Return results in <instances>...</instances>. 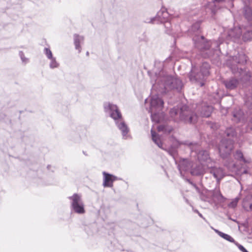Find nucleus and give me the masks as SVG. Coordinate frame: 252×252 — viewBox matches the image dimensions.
<instances>
[{
  "label": "nucleus",
  "instance_id": "a211bd4d",
  "mask_svg": "<svg viewBox=\"0 0 252 252\" xmlns=\"http://www.w3.org/2000/svg\"><path fill=\"white\" fill-rule=\"evenodd\" d=\"M209 194L211 195L213 199L214 203L216 204L219 203L224 202L225 198L220 193L219 188H216L214 190H209Z\"/></svg>",
  "mask_w": 252,
  "mask_h": 252
},
{
  "label": "nucleus",
  "instance_id": "37998d69",
  "mask_svg": "<svg viewBox=\"0 0 252 252\" xmlns=\"http://www.w3.org/2000/svg\"><path fill=\"white\" fill-rule=\"evenodd\" d=\"M214 231L220 236V233H222V232H221L219 231V230L214 229Z\"/></svg>",
  "mask_w": 252,
  "mask_h": 252
},
{
  "label": "nucleus",
  "instance_id": "20e7f679",
  "mask_svg": "<svg viewBox=\"0 0 252 252\" xmlns=\"http://www.w3.org/2000/svg\"><path fill=\"white\" fill-rule=\"evenodd\" d=\"M104 109L105 112L108 113L115 121L117 126L122 132L123 138L126 139L129 128L124 121L118 106L109 102H105L104 103Z\"/></svg>",
  "mask_w": 252,
  "mask_h": 252
},
{
  "label": "nucleus",
  "instance_id": "a878e982",
  "mask_svg": "<svg viewBox=\"0 0 252 252\" xmlns=\"http://www.w3.org/2000/svg\"><path fill=\"white\" fill-rule=\"evenodd\" d=\"M74 44L75 49L78 50L79 52H81V47L80 43L84 41V38L83 36H80L77 34H74L73 35Z\"/></svg>",
  "mask_w": 252,
  "mask_h": 252
},
{
  "label": "nucleus",
  "instance_id": "c85d7f7f",
  "mask_svg": "<svg viewBox=\"0 0 252 252\" xmlns=\"http://www.w3.org/2000/svg\"><path fill=\"white\" fill-rule=\"evenodd\" d=\"M200 24L199 22H196L193 24L189 29V32L192 34V37L195 35H199Z\"/></svg>",
  "mask_w": 252,
  "mask_h": 252
},
{
  "label": "nucleus",
  "instance_id": "393cba45",
  "mask_svg": "<svg viewBox=\"0 0 252 252\" xmlns=\"http://www.w3.org/2000/svg\"><path fill=\"white\" fill-rule=\"evenodd\" d=\"M224 166L226 167L230 172L238 174L237 167L233 160L231 159H226L224 162Z\"/></svg>",
  "mask_w": 252,
  "mask_h": 252
},
{
  "label": "nucleus",
  "instance_id": "423d86ee",
  "mask_svg": "<svg viewBox=\"0 0 252 252\" xmlns=\"http://www.w3.org/2000/svg\"><path fill=\"white\" fill-rule=\"evenodd\" d=\"M210 65L207 62L202 63L199 67L192 66L189 77L190 82L198 84L201 87L204 85L205 81L209 74Z\"/></svg>",
  "mask_w": 252,
  "mask_h": 252
},
{
  "label": "nucleus",
  "instance_id": "a19ab883",
  "mask_svg": "<svg viewBox=\"0 0 252 252\" xmlns=\"http://www.w3.org/2000/svg\"><path fill=\"white\" fill-rule=\"evenodd\" d=\"M194 212L197 213L200 217L203 218V219H205L203 217L201 213H200L197 210H194Z\"/></svg>",
  "mask_w": 252,
  "mask_h": 252
},
{
  "label": "nucleus",
  "instance_id": "c9c22d12",
  "mask_svg": "<svg viewBox=\"0 0 252 252\" xmlns=\"http://www.w3.org/2000/svg\"><path fill=\"white\" fill-rule=\"evenodd\" d=\"M44 53L46 56L47 58L49 59L53 57L52 53L51 50L48 48H45L44 49Z\"/></svg>",
  "mask_w": 252,
  "mask_h": 252
},
{
  "label": "nucleus",
  "instance_id": "8fccbe9b",
  "mask_svg": "<svg viewBox=\"0 0 252 252\" xmlns=\"http://www.w3.org/2000/svg\"><path fill=\"white\" fill-rule=\"evenodd\" d=\"M232 220L233 221H235V222H237L236 220H234V219H232Z\"/></svg>",
  "mask_w": 252,
  "mask_h": 252
},
{
  "label": "nucleus",
  "instance_id": "de8ad7c7",
  "mask_svg": "<svg viewBox=\"0 0 252 252\" xmlns=\"http://www.w3.org/2000/svg\"><path fill=\"white\" fill-rule=\"evenodd\" d=\"M170 60V58H167V59L165 60V61H164V62H168V61L169 60Z\"/></svg>",
  "mask_w": 252,
  "mask_h": 252
},
{
  "label": "nucleus",
  "instance_id": "79ce46f5",
  "mask_svg": "<svg viewBox=\"0 0 252 252\" xmlns=\"http://www.w3.org/2000/svg\"><path fill=\"white\" fill-rule=\"evenodd\" d=\"M244 138H245V139H244V140L243 141H248L249 142V143H250V144L252 143V141H250L249 139H248V135H245V137H244Z\"/></svg>",
  "mask_w": 252,
  "mask_h": 252
},
{
  "label": "nucleus",
  "instance_id": "f8f14e48",
  "mask_svg": "<svg viewBox=\"0 0 252 252\" xmlns=\"http://www.w3.org/2000/svg\"><path fill=\"white\" fill-rule=\"evenodd\" d=\"M196 112L202 117H209L212 112L213 107L207 102H202L196 105Z\"/></svg>",
  "mask_w": 252,
  "mask_h": 252
},
{
  "label": "nucleus",
  "instance_id": "aec40b11",
  "mask_svg": "<svg viewBox=\"0 0 252 252\" xmlns=\"http://www.w3.org/2000/svg\"><path fill=\"white\" fill-rule=\"evenodd\" d=\"M192 167V162L187 159L183 158L180 160L178 164V169L182 175L183 171H187L191 169Z\"/></svg>",
  "mask_w": 252,
  "mask_h": 252
},
{
  "label": "nucleus",
  "instance_id": "bb28decb",
  "mask_svg": "<svg viewBox=\"0 0 252 252\" xmlns=\"http://www.w3.org/2000/svg\"><path fill=\"white\" fill-rule=\"evenodd\" d=\"M236 134V132L233 127H228L224 133L223 138H225L226 139H231V138H233Z\"/></svg>",
  "mask_w": 252,
  "mask_h": 252
},
{
  "label": "nucleus",
  "instance_id": "39448f33",
  "mask_svg": "<svg viewBox=\"0 0 252 252\" xmlns=\"http://www.w3.org/2000/svg\"><path fill=\"white\" fill-rule=\"evenodd\" d=\"M169 114L175 121L180 120L186 123L192 124L197 119L196 114L192 112L186 105L173 107L170 110Z\"/></svg>",
  "mask_w": 252,
  "mask_h": 252
},
{
  "label": "nucleus",
  "instance_id": "b1692460",
  "mask_svg": "<svg viewBox=\"0 0 252 252\" xmlns=\"http://www.w3.org/2000/svg\"><path fill=\"white\" fill-rule=\"evenodd\" d=\"M234 157L236 160L244 163L248 164L251 163L252 161L251 158L244 157L241 150H237L234 154Z\"/></svg>",
  "mask_w": 252,
  "mask_h": 252
},
{
  "label": "nucleus",
  "instance_id": "2eb2a0df",
  "mask_svg": "<svg viewBox=\"0 0 252 252\" xmlns=\"http://www.w3.org/2000/svg\"><path fill=\"white\" fill-rule=\"evenodd\" d=\"M232 120L236 123L244 124L246 121L247 115L240 108H235L232 113Z\"/></svg>",
  "mask_w": 252,
  "mask_h": 252
},
{
  "label": "nucleus",
  "instance_id": "412c9836",
  "mask_svg": "<svg viewBox=\"0 0 252 252\" xmlns=\"http://www.w3.org/2000/svg\"><path fill=\"white\" fill-rule=\"evenodd\" d=\"M242 33V30L240 28H234L228 31L227 38L235 41L241 36Z\"/></svg>",
  "mask_w": 252,
  "mask_h": 252
},
{
  "label": "nucleus",
  "instance_id": "f3484780",
  "mask_svg": "<svg viewBox=\"0 0 252 252\" xmlns=\"http://www.w3.org/2000/svg\"><path fill=\"white\" fill-rule=\"evenodd\" d=\"M214 161L212 167L207 168L210 169V173L213 175L214 178L216 179L217 183L219 184L220 180L224 177L225 173L222 168L214 166Z\"/></svg>",
  "mask_w": 252,
  "mask_h": 252
},
{
  "label": "nucleus",
  "instance_id": "a18cd8bd",
  "mask_svg": "<svg viewBox=\"0 0 252 252\" xmlns=\"http://www.w3.org/2000/svg\"><path fill=\"white\" fill-rule=\"evenodd\" d=\"M242 174H247L248 173V171L247 170L245 169L242 173Z\"/></svg>",
  "mask_w": 252,
  "mask_h": 252
},
{
  "label": "nucleus",
  "instance_id": "5701e85b",
  "mask_svg": "<svg viewBox=\"0 0 252 252\" xmlns=\"http://www.w3.org/2000/svg\"><path fill=\"white\" fill-rule=\"evenodd\" d=\"M204 165L199 164L196 165L194 167H191L190 173L193 176H200L205 173V169Z\"/></svg>",
  "mask_w": 252,
  "mask_h": 252
},
{
  "label": "nucleus",
  "instance_id": "603ef678",
  "mask_svg": "<svg viewBox=\"0 0 252 252\" xmlns=\"http://www.w3.org/2000/svg\"><path fill=\"white\" fill-rule=\"evenodd\" d=\"M147 99H146L145 100V103H147Z\"/></svg>",
  "mask_w": 252,
  "mask_h": 252
},
{
  "label": "nucleus",
  "instance_id": "f03ea898",
  "mask_svg": "<svg viewBox=\"0 0 252 252\" xmlns=\"http://www.w3.org/2000/svg\"><path fill=\"white\" fill-rule=\"evenodd\" d=\"M153 84L152 89L160 94L166 93L171 90L180 92L183 87L182 81L178 78L174 77L161 69L158 71L155 70L154 73L148 71Z\"/></svg>",
  "mask_w": 252,
  "mask_h": 252
},
{
  "label": "nucleus",
  "instance_id": "4c0bfd02",
  "mask_svg": "<svg viewBox=\"0 0 252 252\" xmlns=\"http://www.w3.org/2000/svg\"><path fill=\"white\" fill-rule=\"evenodd\" d=\"M19 56L22 60V62L25 64L29 62V59L25 57L23 52L20 51L19 53Z\"/></svg>",
  "mask_w": 252,
  "mask_h": 252
},
{
  "label": "nucleus",
  "instance_id": "cd10ccee",
  "mask_svg": "<svg viewBox=\"0 0 252 252\" xmlns=\"http://www.w3.org/2000/svg\"><path fill=\"white\" fill-rule=\"evenodd\" d=\"M200 198L201 200L208 202L210 204H214L213 199L212 198L211 195L209 194V191L205 192H201L200 193Z\"/></svg>",
  "mask_w": 252,
  "mask_h": 252
},
{
  "label": "nucleus",
  "instance_id": "f257e3e1",
  "mask_svg": "<svg viewBox=\"0 0 252 252\" xmlns=\"http://www.w3.org/2000/svg\"><path fill=\"white\" fill-rule=\"evenodd\" d=\"M152 140L154 143L160 148L165 150L174 159L176 164H177L176 158L178 156V148L181 145L188 146L191 153H195V157L198 162L202 165L206 166V167H212L213 160L211 158L209 152L208 150L201 149L200 146L197 143L190 142L188 141L183 142L174 139L172 144L168 148L163 147L162 143L158 135L153 129H151Z\"/></svg>",
  "mask_w": 252,
  "mask_h": 252
},
{
  "label": "nucleus",
  "instance_id": "c03bdc74",
  "mask_svg": "<svg viewBox=\"0 0 252 252\" xmlns=\"http://www.w3.org/2000/svg\"><path fill=\"white\" fill-rule=\"evenodd\" d=\"M190 183V184H191L194 188H195V189H197V190H198V188L196 186L195 184H193V183L192 182H189Z\"/></svg>",
  "mask_w": 252,
  "mask_h": 252
},
{
  "label": "nucleus",
  "instance_id": "0eeeda50",
  "mask_svg": "<svg viewBox=\"0 0 252 252\" xmlns=\"http://www.w3.org/2000/svg\"><path fill=\"white\" fill-rule=\"evenodd\" d=\"M164 102L158 95H153L150 99V106L149 112L151 113L152 120L158 123L161 121L164 117L162 112Z\"/></svg>",
  "mask_w": 252,
  "mask_h": 252
},
{
  "label": "nucleus",
  "instance_id": "7c9ffc66",
  "mask_svg": "<svg viewBox=\"0 0 252 252\" xmlns=\"http://www.w3.org/2000/svg\"><path fill=\"white\" fill-rule=\"evenodd\" d=\"M243 38L245 41L252 40V30H246L243 33Z\"/></svg>",
  "mask_w": 252,
  "mask_h": 252
},
{
  "label": "nucleus",
  "instance_id": "4468645a",
  "mask_svg": "<svg viewBox=\"0 0 252 252\" xmlns=\"http://www.w3.org/2000/svg\"><path fill=\"white\" fill-rule=\"evenodd\" d=\"M233 0H212V1H210L207 3L206 7L210 10L212 15H215L218 10L220 9L221 7L220 4L223 2H230L231 5L232 6L233 5L232 1Z\"/></svg>",
  "mask_w": 252,
  "mask_h": 252
},
{
  "label": "nucleus",
  "instance_id": "6e6552de",
  "mask_svg": "<svg viewBox=\"0 0 252 252\" xmlns=\"http://www.w3.org/2000/svg\"><path fill=\"white\" fill-rule=\"evenodd\" d=\"M247 62V56L243 53H238L237 55L230 57L226 62V65L231 69L233 74L242 77L247 74L246 71L241 67Z\"/></svg>",
  "mask_w": 252,
  "mask_h": 252
},
{
  "label": "nucleus",
  "instance_id": "49530a36",
  "mask_svg": "<svg viewBox=\"0 0 252 252\" xmlns=\"http://www.w3.org/2000/svg\"><path fill=\"white\" fill-rule=\"evenodd\" d=\"M185 201H186V202H187V203H188V204H189V201L188 200V199H186H186H185Z\"/></svg>",
  "mask_w": 252,
  "mask_h": 252
},
{
  "label": "nucleus",
  "instance_id": "72a5a7b5",
  "mask_svg": "<svg viewBox=\"0 0 252 252\" xmlns=\"http://www.w3.org/2000/svg\"><path fill=\"white\" fill-rule=\"evenodd\" d=\"M245 132L246 133H252V118L250 120L246 126Z\"/></svg>",
  "mask_w": 252,
  "mask_h": 252
},
{
  "label": "nucleus",
  "instance_id": "473e14b6",
  "mask_svg": "<svg viewBox=\"0 0 252 252\" xmlns=\"http://www.w3.org/2000/svg\"><path fill=\"white\" fill-rule=\"evenodd\" d=\"M220 236L221 238H223L224 239L233 243L234 244L235 243L236 241L234 240V239L229 235H228L227 234L224 233L223 232L220 233Z\"/></svg>",
  "mask_w": 252,
  "mask_h": 252
},
{
  "label": "nucleus",
  "instance_id": "3c124183",
  "mask_svg": "<svg viewBox=\"0 0 252 252\" xmlns=\"http://www.w3.org/2000/svg\"><path fill=\"white\" fill-rule=\"evenodd\" d=\"M89 52H87V53H86L87 55H89Z\"/></svg>",
  "mask_w": 252,
  "mask_h": 252
},
{
  "label": "nucleus",
  "instance_id": "c756f323",
  "mask_svg": "<svg viewBox=\"0 0 252 252\" xmlns=\"http://www.w3.org/2000/svg\"><path fill=\"white\" fill-rule=\"evenodd\" d=\"M158 132H163L165 133H170L173 130V127L167 125H160L157 127Z\"/></svg>",
  "mask_w": 252,
  "mask_h": 252
},
{
  "label": "nucleus",
  "instance_id": "7ed1b4c3",
  "mask_svg": "<svg viewBox=\"0 0 252 252\" xmlns=\"http://www.w3.org/2000/svg\"><path fill=\"white\" fill-rule=\"evenodd\" d=\"M192 40L194 47L202 52V56L204 58L216 56L219 60L218 53L220 51L218 48L221 43L220 40L219 41L216 40L207 41L203 36L195 35L192 37Z\"/></svg>",
  "mask_w": 252,
  "mask_h": 252
},
{
  "label": "nucleus",
  "instance_id": "4be33fe9",
  "mask_svg": "<svg viewBox=\"0 0 252 252\" xmlns=\"http://www.w3.org/2000/svg\"><path fill=\"white\" fill-rule=\"evenodd\" d=\"M242 205L246 211H252V194L248 195L243 199Z\"/></svg>",
  "mask_w": 252,
  "mask_h": 252
},
{
  "label": "nucleus",
  "instance_id": "6ab92c4d",
  "mask_svg": "<svg viewBox=\"0 0 252 252\" xmlns=\"http://www.w3.org/2000/svg\"><path fill=\"white\" fill-rule=\"evenodd\" d=\"M239 80L232 77L223 81V84L227 90H233L236 89L239 85Z\"/></svg>",
  "mask_w": 252,
  "mask_h": 252
},
{
  "label": "nucleus",
  "instance_id": "9b49d317",
  "mask_svg": "<svg viewBox=\"0 0 252 252\" xmlns=\"http://www.w3.org/2000/svg\"><path fill=\"white\" fill-rule=\"evenodd\" d=\"M244 4L243 14L248 22V26L242 25V27L246 29L247 27L252 26V0H242Z\"/></svg>",
  "mask_w": 252,
  "mask_h": 252
},
{
  "label": "nucleus",
  "instance_id": "09e8293b",
  "mask_svg": "<svg viewBox=\"0 0 252 252\" xmlns=\"http://www.w3.org/2000/svg\"><path fill=\"white\" fill-rule=\"evenodd\" d=\"M228 219L229 220H232V218L229 216H228Z\"/></svg>",
  "mask_w": 252,
  "mask_h": 252
},
{
  "label": "nucleus",
  "instance_id": "1a4fd4ad",
  "mask_svg": "<svg viewBox=\"0 0 252 252\" xmlns=\"http://www.w3.org/2000/svg\"><path fill=\"white\" fill-rule=\"evenodd\" d=\"M68 198L70 201V209L73 212L78 214L85 213V205L80 194L74 193Z\"/></svg>",
  "mask_w": 252,
  "mask_h": 252
},
{
  "label": "nucleus",
  "instance_id": "58836bf2",
  "mask_svg": "<svg viewBox=\"0 0 252 252\" xmlns=\"http://www.w3.org/2000/svg\"><path fill=\"white\" fill-rule=\"evenodd\" d=\"M234 244L237 246L238 249L242 252H249L242 245L239 244L238 242H236Z\"/></svg>",
  "mask_w": 252,
  "mask_h": 252
},
{
  "label": "nucleus",
  "instance_id": "9d476101",
  "mask_svg": "<svg viewBox=\"0 0 252 252\" xmlns=\"http://www.w3.org/2000/svg\"><path fill=\"white\" fill-rule=\"evenodd\" d=\"M219 154L222 158H226L230 155L233 149V140L223 138L218 146Z\"/></svg>",
  "mask_w": 252,
  "mask_h": 252
},
{
  "label": "nucleus",
  "instance_id": "2f4dec72",
  "mask_svg": "<svg viewBox=\"0 0 252 252\" xmlns=\"http://www.w3.org/2000/svg\"><path fill=\"white\" fill-rule=\"evenodd\" d=\"M50 60V63L49 64V66L50 68L54 69L55 68H57L59 66L60 64L57 62L56 59L55 57H52L51 59H49Z\"/></svg>",
  "mask_w": 252,
  "mask_h": 252
},
{
  "label": "nucleus",
  "instance_id": "f704fd0d",
  "mask_svg": "<svg viewBox=\"0 0 252 252\" xmlns=\"http://www.w3.org/2000/svg\"><path fill=\"white\" fill-rule=\"evenodd\" d=\"M238 200H239V198H238V197H236V198L233 199L231 201V202H230L228 204V207L231 208H235L237 206V205Z\"/></svg>",
  "mask_w": 252,
  "mask_h": 252
},
{
  "label": "nucleus",
  "instance_id": "dca6fc26",
  "mask_svg": "<svg viewBox=\"0 0 252 252\" xmlns=\"http://www.w3.org/2000/svg\"><path fill=\"white\" fill-rule=\"evenodd\" d=\"M102 174L103 176V186L105 188H112L113 186V182L114 181L121 180L120 178L107 173L105 171H103Z\"/></svg>",
  "mask_w": 252,
  "mask_h": 252
},
{
  "label": "nucleus",
  "instance_id": "e433bc0d",
  "mask_svg": "<svg viewBox=\"0 0 252 252\" xmlns=\"http://www.w3.org/2000/svg\"><path fill=\"white\" fill-rule=\"evenodd\" d=\"M163 23H164L165 28L166 29V32L168 34L171 33V25L170 22H169V21H167L164 22Z\"/></svg>",
  "mask_w": 252,
  "mask_h": 252
},
{
  "label": "nucleus",
  "instance_id": "ea45409f",
  "mask_svg": "<svg viewBox=\"0 0 252 252\" xmlns=\"http://www.w3.org/2000/svg\"><path fill=\"white\" fill-rule=\"evenodd\" d=\"M244 132H245V131H242L241 132V133H240V135L243 134V133ZM245 135H244V136H242L241 135H240L239 138V140L240 141H241V142H240L239 144H242V142H243V141L244 140V139H245V138H244V137H245Z\"/></svg>",
  "mask_w": 252,
  "mask_h": 252
},
{
  "label": "nucleus",
  "instance_id": "ddd939ff",
  "mask_svg": "<svg viewBox=\"0 0 252 252\" xmlns=\"http://www.w3.org/2000/svg\"><path fill=\"white\" fill-rule=\"evenodd\" d=\"M169 14L165 8H161L157 13L156 16L151 18L150 21L148 22L150 23H154L155 21H158V23H162L167 21H169Z\"/></svg>",
  "mask_w": 252,
  "mask_h": 252
}]
</instances>
